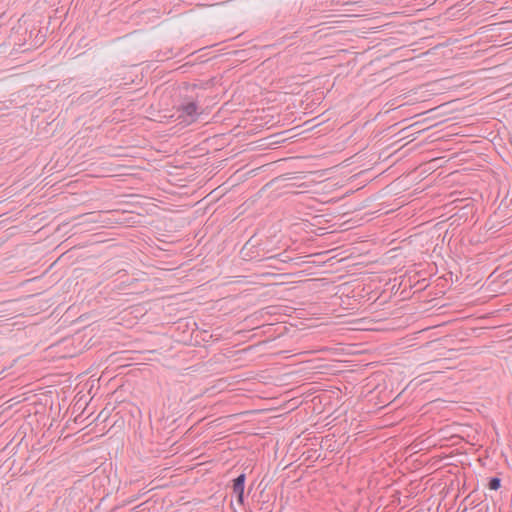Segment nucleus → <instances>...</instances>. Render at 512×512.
<instances>
[{
    "instance_id": "1",
    "label": "nucleus",
    "mask_w": 512,
    "mask_h": 512,
    "mask_svg": "<svg viewBox=\"0 0 512 512\" xmlns=\"http://www.w3.org/2000/svg\"><path fill=\"white\" fill-rule=\"evenodd\" d=\"M245 475H239L233 483V491L237 495L238 501L242 503L244 494Z\"/></svg>"
},
{
    "instance_id": "3",
    "label": "nucleus",
    "mask_w": 512,
    "mask_h": 512,
    "mask_svg": "<svg viewBox=\"0 0 512 512\" xmlns=\"http://www.w3.org/2000/svg\"><path fill=\"white\" fill-rule=\"evenodd\" d=\"M500 487V480L498 478H492L489 482V488L491 490H497Z\"/></svg>"
},
{
    "instance_id": "2",
    "label": "nucleus",
    "mask_w": 512,
    "mask_h": 512,
    "mask_svg": "<svg viewBox=\"0 0 512 512\" xmlns=\"http://www.w3.org/2000/svg\"><path fill=\"white\" fill-rule=\"evenodd\" d=\"M184 111L187 115L193 116L197 111V107L194 103H189L184 107Z\"/></svg>"
}]
</instances>
